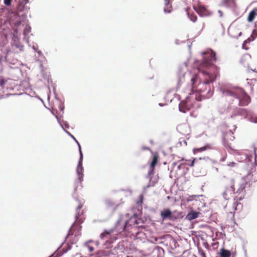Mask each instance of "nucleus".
I'll return each instance as SVG.
<instances>
[{
  "label": "nucleus",
  "instance_id": "28",
  "mask_svg": "<svg viewBox=\"0 0 257 257\" xmlns=\"http://www.w3.org/2000/svg\"><path fill=\"white\" fill-rule=\"evenodd\" d=\"M6 82L4 79H1L0 80V86L3 87L5 85Z\"/></svg>",
  "mask_w": 257,
  "mask_h": 257
},
{
  "label": "nucleus",
  "instance_id": "6",
  "mask_svg": "<svg viewBox=\"0 0 257 257\" xmlns=\"http://www.w3.org/2000/svg\"><path fill=\"white\" fill-rule=\"evenodd\" d=\"M223 183L225 187V190L223 193V196L225 199H228V195H231L235 192V181L233 178H227L224 180Z\"/></svg>",
  "mask_w": 257,
  "mask_h": 257
},
{
  "label": "nucleus",
  "instance_id": "22",
  "mask_svg": "<svg viewBox=\"0 0 257 257\" xmlns=\"http://www.w3.org/2000/svg\"><path fill=\"white\" fill-rule=\"evenodd\" d=\"M12 0H4V4L6 6H10L11 4Z\"/></svg>",
  "mask_w": 257,
  "mask_h": 257
},
{
  "label": "nucleus",
  "instance_id": "25",
  "mask_svg": "<svg viewBox=\"0 0 257 257\" xmlns=\"http://www.w3.org/2000/svg\"><path fill=\"white\" fill-rule=\"evenodd\" d=\"M140 201L138 202V203H142L144 199V196L143 194H141L139 196Z\"/></svg>",
  "mask_w": 257,
  "mask_h": 257
},
{
  "label": "nucleus",
  "instance_id": "16",
  "mask_svg": "<svg viewBox=\"0 0 257 257\" xmlns=\"http://www.w3.org/2000/svg\"><path fill=\"white\" fill-rule=\"evenodd\" d=\"M211 148V146L209 144H207L205 146L203 147H201L199 148H194L193 149L194 154H196L198 152H202L208 149H210Z\"/></svg>",
  "mask_w": 257,
  "mask_h": 257
},
{
  "label": "nucleus",
  "instance_id": "24",
  "mask_svg": "<svg viewBox=\"0 0 257 257\" xmlns=\"http://www.w3.org/2000/svg\"><path fill=\"white\" fill-rule=\"evenodd\" d=\"M196 161V159H194L191 162L190 164H187V165L190 166V167H193L194 166V163Z\"/></svg>",
  "mask_w": 257,
  "mask_h": 257
},
{
  "label": "nucleus",
  "instance_id": "10",
  "mask_svg": "<svg viewBox=\"0 0 257 257\" xmlns=\"http://www.w3.org/2000/svg\"><path fill=\"white\" fill-rule=\"evenodd\" d=\"M72 137L74 139V140L76 142V143H77V144L78 145V146H79V153H80V160L79 162V164H78V165L77 167V171L79 175V179L81 180V178L82 177V175H83L81 173V171L83 169L82 167V164H81V162L82 161V158H83V155H82V151L81 150V147H80L79 143L78 142V141L75 139V138L74 137Z\"/></svg>",
  "mask_w": 257,
  "mask_h": 257
},
{
  "label": "nucleus",
  "instance_id": "14",
  "mask_svg": "<svg viewBox=\"0 0 257 257\" xmlns=\"http://www.w3.org/2000/svg\"><path fill=\"white\" fill-rule=\"evenodd\" d=\"M199 212H196L193 210L190 211L186 216V218L189 220H192L193 219L197 218L199 215Z\"/></svg>",
  "mask_w": 257,
  "mask_h": 257
},
{
  "label": "nucleus",
  "instance_id": "15",
  "mask_svg": "<svg viewBox=\"0 0 257 257\" xmlns=\"http://www.w3.org/2000/svg\"><path fill=\"white\" fill-rule=\"evenodd\" d=\"M83 206V204L82 203H80L76 208V213L75 214V219L77 220L78 219L79 217L83 214L84 211L83 210H81V208Z\"/></svg>",
  "mask_w": 257,
  "mask_h": 257
},
{
  "label": "nucleus",
  "instance_id": "32",
  "mask_svg": "<svg viewBox=\"0 0 257 257\" xmlns=\"http://www.w3.org/2000/svg\"><path fill=\"white\" fill-rule=\"evenodd\" d=\"M154 185V184H153V185H148L147 186V187H150L151 186H153Z\"/></svg>",
  "mask_w": 257,
  "mask_h": 257
},
{
  "label": "nucleus",
  "instance_id": "4",
  "mask_svg": "<svg viewBox=\"0 0 257 257\" xmlns=\"http://www.w3.org/2000/svg\"><path fill=\"white\" fill-rule=\"evenodd\" d=\"M202 55L203 57V60L198 68L199 71H201V68L203 67L209 68L210 67L215 68V72H213V73H216L217 74L218 72L219 68L213 65V63L216 61V60L215 53L211 50H208L206 51L203 52ZM202 71V70H201V71Z\"/></svg>",
  "mask_w": 257,
  "mask_h": 257
},
{
  "label": "nucleus",
  "instance_id": "17",
  "mask_svg": "<svg viewBox=\"0 0 257 257\" xmlns=\"http://www.w3.org/2000/svg\"><path fill=\"white\" fill-rule=\"evenodd\" d=\"M220 257H230L231 253L229 250L222 248L220 250Z\"/></svg>",
  "mask_w": 257,
  "mask_h": 257
},
{
  "label": "nucleus",
  "instance_id": "31",
  "mask_svg": "<svg viewBox=\"0 0 257 257\" xmlns=\"http://www.w3.org/2000/svg\"><path fill=\"white\" fill-rule=\"evenodd\" d=\"M25 2V4H27L28 3V0H24Z\"/></svg>",
  "mask_w": 257,
  "mask_h": 257
},
{
  "label": "nucleus",
  "instance_id": "7",
  "mask_svg": "<svg viewBox=\"0 0 257 257\" xmlns=\"http://www.w3.org/2000/svg\"><path fill=\"white\" fill-rule=\"evenodd\" d=\"M153 157L151 163L149 166V170L148 171V178L151 180L152 179V176L154 174V170L156 165L157 164L159 159V156L157 153L153 152Z\"/></svg>",
  "mask_w": 257,
  "mask_h": 257
},
{
  "label": "nucleus",
  "instance_id": "5",
  "mask_svg": "<svg viewBox=\"0 0 257 257\" xmlns=\"http://www.w3.org/2000/svg\"><path fill=\"white\" fill-rule=\"evenodd\" d=\"M253 174H248L244 177L241 178L238 182V187L236 190V193L242 194L244 196L246 192V189L249 188L255 179H252Z\"/></svg>",
  "mask_w": 257,
  "mask_h": 257
},
{
  "label": "nucleus",
  "instance_id": "13",
  "mask_svg": "<svg viewBox=\"0 0 257 257\" xmlns=\"http://www.w3.org/2000/svg\"><path fill=\"white\" fill-rule=\"evenodd\" d=\"M257 16V8H254L249 13L247 20L248 22H252Z\"/></svg>",
  "mask_w": 257,
  "mask_h": 257
},
{
  "label": "nucleus",
  "instance_id": "27",
  "mask_svg": "<svg viewBox=\"0 0 257 257\" xmlns=\"http://www.w3.org/2000/svg\"><path fill=\"white\" fill-rule=\"evenodd\" d=\"M196 195H194V196H190L187 199V201H192V200L194 199V197H196Z\"/></svg>",
  "mask_w": 257,
  "mask_h": 257
},
{
  "label": "nucleus",
  "instance_id": "23",
  "mask_svg": "<svg viewBox=\"0 0 257 257\" xmlns=\"http://www.w3.org/2000/svg\"><path fill=\"white\" fill-rule=\"evenodd\" d=\"M19 19H20L19 18L18 20L16 21V22L14 23L15 26H18L21 24V22Z\"/></svg>",
  "mask_w": 257,
  "mask_h": 257
},
{
  "label": "nucleus",
  "instance_id": "1",
  "mask_svg": "<svg viewBox=\"0 0 257 257\" xmlns=\"http://www.w3.org/2000/svg\"><path fill=\"white\" fill-rule=\"evenodd\" d=\"M202 73L203 75L204 80L203 82H200L197 86H195V84L197 81V75H195L191 79L192 89L200 93H205L206 91L205 94L206 95V97H209L212 94L210 84L215 80L217 73H212L206 70H202Z\"/></svg>",
  "mask_w": 257,
  "mask_h": 257
},
{
  "label": "nucleus",
  "instance_id": "30",
  "mask_svg": "<svg viewBox=\"0 0 257 257\" xmlns=\"http://www.w3.org/2000/svg\"><path fill=\"white\" fill-rule=\"evenodd\" d=\"M242 110L244 112V113L246 114V110L242 109Z\"/></svg>",
  "mask_w": 257,
  "mask_h": 257
},
{
  "label": "nucleus",
  "instance_id": "3",
  "mask_svg": "<svg viewBox=\"0 0 257 257\" xmlns=\"http://www.w3.org/2000/svg\"><path fill=\"white\" fill-rule=\"evenodd\" d=\"M201 100V95L197 93L190 94L184 100L180 102L179 108L180 111L185 113L197 105V102Z\"/></svg>",
  "mask_w": 257,
  "mask_h": 257
},
{
  "label": "nucleus",
  "instance_id": "11",
  "mask_svg": "<svg viewBox=\"0 0 257 257\" xmlns=\"http://www.w3.org/2000/svg\"><path fill=\"white\" fill-rule=\"evenodd\" d=\"M160 215L163 220L167 218L169 219H171L172 218V213L168 208L164 209L162 211Z\"/></svg>",
  "mask_w": 257,
  "mask_h": 257
},
{
  "label": "nucleus",
  "instance_id": "26",
  "mask_svg": "<svg viewBox=\"0 0 257 257\" xmlns=\"http://www.w3.org/2000/svg\"><path fill=\"white\" fill-rule=\"evenodd\" d=\"M30 29L31 28L30 27H28V28L26 27V29L24 31V34L26 35L27 34V33H28L30 31Z\"/></svg>",
  "mask_w": 257,
  "mask_h": 257
},
{
  "label": "nucleus",
  "instance_id": "33",
  "mask_svg": "<svg viewBox=\"0 0 257 257\" xmlns=\"http://www.w3.org/2000/svg\"><path fill=\"white\" fill-rule=\"evenodd\" d=\"M203 255L204 256H205V253H203Z\"/></svg>",
  "mask_w": 257,
  "mask_h": 257
},
{
  "label": "nucleus",
  "instance_id": "29",
  "mask_svg": "<svg viewBox=\"0 0 257 257\" xmlns=\"http://www.w3.org/2000/svg\"><path fill=\"white\" fill-rule=\"evenodd\" d=\"M88 250L90 252H92L94 250V247L91 246H88Z\"/></svg>",
  "mask_w": 257,
  "mask_h": 257
},
{
  "label": "nucleus",
  "instance_id": "19",
  "mask_svg": "<svg viewBox=\"0 0 257 257\" xmlns=\"http://www.w3.org/2000/svg\"><path fill=\"white\" fill-rule=\"evenodd\" d=\"M204 26V22L203 21L201 20L198 22V23L195 26V27L196 29L199 30L200 31H202L203 30Z\"/></svg>",
  "mask_w": 257,
  "mask_h": 257
},
{
  "label": "nucleus",
  "instance_id": "18",
  "mask_svg": "<svg viewBox=\"0 0 257 257\" xmlns=\"http://www.w3.org/2000/svg\"><path fill=\"white\" fill-rule=\"evenodd\" d=\"M165 6L164 11L165 13H170L172 10V6L169 0H165Z\"/></svg>",
  "mask_w": 257,
  "mask_h": 257
},
{
  "label": "nucleus",
  "instance_id": "8",
  "mask_svg": "<svg viewBox=\"0 0 257 257\" xmlns=\"http://www.w3.org/2000/svg\"><path fill=\"white\" fill-rule=\"evenodd\" d=\"M193 8L201 17H207L211 14V12L207 9V7L200 3L197 4L196 6L193 7Z\"/></svg>",
  "mask_w": 257,
  "mask_h": 257
},
{
  "label": "nucleus",
  "instance_id": "9",
  "mask_svg": "<svg viewBox=\"0 0 257 257\" xmlns=\"http://www.w3.org/2000/svg\"><path fill=\"white\" fill-rule=\"evenodd\" d=\"M234 139L233 133L230 131L225 132L223 134V143L224 146L230 147L231 142Z\"/></svg>",
  "mask_w": 257,
  "mask_h": 257
},
{
  "label": "nucleus",
  "instance_id": "21",
  "mask_svg": "<svg viewBox=\"0 0 257 257\" xmlns=\"http://www.w3.org/2000/svg\"><path fill=\"white\" fill-rule=\"evenodd\" d=\"M112 232V230H104L103 232L101 233L100 235V237L101 238V239H103L104 238V237H105V236L106 235H108V234H109L111 233Z\"/></svg>",
  "mask_w": 257,
  "mask_h": 257
},
{
  "label": "nucleus",
  "instance_id": "2",
  "mask_svg": "<svg viewBox=\"0 0 257 257\" xmlns=\"http://www.w3.org/2000/svg\"><path fill=\"white\" fill-rule=\"evenodd\" d=\"M225 97H230L237 99L239 105L244 106L247 105L251 101V98L245 92L240 88L232 90H226L223 92Z\"/></svg>",
  "mask_w": 257,
  "mask_h": 257
},
{
  "label": "nucleus",
  "instance_id": "20",
  "mask_svg": "<svg viewBox=\"0 0 257 257\" xmlns=\"http://www.w3.org/2000/svg\"><path fill=\"white\" fill-rule=\"evenodd\" d=\"M188 17L190 18V20L193 22H195L197 20V17L195 14H190L188 13Z\"/></svg>",
  "mask_w": 257,
  "mask_h": 257
},
{
  "label": "nucleus",
  "instance_id": "12",
  "mask_svg": "<svg viewBox=\"0 0 257 257\" xmlns=\"http://www.w3.org/2000/svg\"><path fill=\"white\" fill-rule=\"evenodd\" d=\"M251 57L250 56L247 54L243 55L240 59V63L244 67H248L249 62L250 61Z\"/></svg>",
  "mask_w": 257,
  "mask_h": 257
}]
</instances>
